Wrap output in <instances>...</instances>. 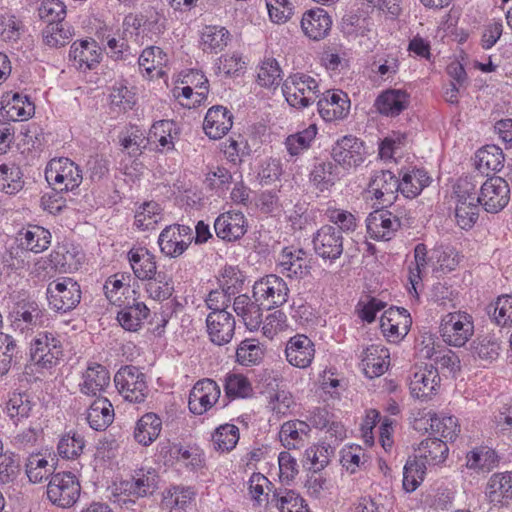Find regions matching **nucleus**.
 Masks as SVG:
<instances>
[{
	"label": "nucleus",
	"mask_w": 512,
	"mask_h": 512,
	"mask_svg": "<svg viewBox=\"0 0 512 512\" xmlns=\"http://www.w3.org/2000/svg\"><path fill=\"white\" fill-rule=\"evenodd\" d=\"M432 182L429 173L422 167L403 168L399 173V193L414 199Z\"/></svg>",
	"instance_id": "27"
},
{
	"label": "nucleus",
	"mask_w": 512,
	"mask_h": 512,
	"mask_svg": "<svg viewBox=\"0 0 512 512\" xmlns=\"http://www.w3.org/2000/svg\"><path fill=\"white\" fill-rule=\"evenodd\" d=\"M123 307L117 313V320L121 327L127 331H137L141 328L143 320L150 314V309L144 302L133 299L132 303L123 300Z\"/></svg>",
	"instance_id": "36"
},
{
	"label": "nucleus",
	"mask_w": 512,
	"mask_h": 512,
	"mask_svg": "<svg viewBox=\"0 0 512 512\" xmlns=\"http://www.w3.org/2000/svg\"><path fill=\"white\" fill-rule=\"evenodd\" d=\"M425 463L416 459H408L403 468V488L406 492H414L424 479Z\"/></svg>",
	"instance_id": "61"
},
{
	"label": "nucleus",
	"mask_w": 512,
	"mask_h": 512,
	"mask_svg": "<svg viewBox=\"0 0 512 512\" xmlns=\"http://www.w3.org/2000/svg\"><path fill=\"white\" fill-rule=\"evenodd\" d=\"M240 439L239 428L231 423H225L215 428L211 435L213 449L217 452H231Z\"/></svg>",
	"instance_id": "44"
},
{
	"label": "nucleus",
	"mask_w": 512,
	"mask_h": 512,
	"mask_svg": "<svg viewBox=\"0 0 512 512\" xmlns=\"http://www.w3.org/2000/svg\"><path fill=\"white\" fill-rule=\"evenodd\" d=\"M194 493L189 488L172 487L162 493L161 504L165 508H178L186 511L187 505L193 499Z\"/></svg>",
	"instance_id": "63"
},
{
	"label": "nucleus",
	"mask_w": 512,
	"mask_h": 512,
	"mask_svg": "<svg viewBox=\"0 0 512 512\" xmlns=\"http://www.w3.org/2000/svg\"><path fill=\"white\" fill-rule=\"evenodd\" d=\"M316 134V125L310 124L302 131L289 135L285 140V146L290 156H298L303 151L309 149L311 143L316 137Z\"/></svg>",
	"instance_id": "58"
},
{
	"label": "nucleus",
	"mask_w": 512,
	"mask_h": 512,
	"mask_svg": "<svg viewBox=\"0 0 512 512\" xmlns=\"http://www.w3.org/2000/svg\"><path fill=\"white\" fill-rule=\"evenodd\" d=\"M389 365V351L380 345H370L361 354V366L366 377L372 379L383 375Z\"/></svg>",
	"instance_id": "32"
},
{
	"label": "nucleus",
	"mask_w": 512,
	"mask_h": 512,
	"mask_svg": "<svg viewBox=\"0 0 512 512\" xmlns=\"http://www.w3.org/2000/svg\"><path fill=\"white\" fill-rule=\"evenodd\" d=\"M118 138L122 151L133 158H137L143 153L149 141L145 136V131L137 125L126 127Z\"/></svg>",
	"instance_id": "43"
},
{
	"label": "nucleus",
	"mask_w": 512,
	"mask_h": 512,
	"mask_svg": "<svg viewBox=\"0 0 512 512\" xmlns=\"http://www.w3.org/2000/svg\"><path fill=\"white\" fill-rule=\"evenodd\" d=\"M401 226L400 218L388 210L371 212L366 219L367 233L376 241H390Z\"/></svg>",
	"instance_id": "13"
},
{
	"label": "nucleus",
	"mask_w": 512,
	"mask_h": 512,
	"mask_svg": "<svg viewBox=\"0 0 512 512\" xmlns=\"http://www.w3.org/2000/svg\"><path fill=\"white\" fill-rule=\"evenodd\" d=\"M289 288L279 276L270 274L256 281L253 296L265 309L280 307L288 300Z\"/></svg>",
	"instance_id": "10"
},
{
	"label": "nucleus",
	"mask_w": 512,
	"mask_h": 512,
	"mask_svg": "<svg viewBox=\"0 0 512 512\" xmlns=\"http://www.w3.org/2000/svg\"><path fill=\"white\" fill-rule=\"evenodd\" d=\"M160 251L171 258L181 256L187 249V242L175 232V226H166L158 237Z\"/></svg>",
	"instance_id": "51"
},
{
	"label": "nucleus",
	"mask_w": 512,
	"mask_h": 512,
	"mask_svg": "<svg viewBox=\"0 0 512 512\" xmlns=\"http://www.w3.org/2000/svg\"><path fill=\"white\" fill-rule=\"evenodd\" d=\"M80 285L70 277L58 278L50 282L46 289V297L51 309L67 313L75 309L81 301Z\"/></svg>",
	"instance_id": "6"
},
{
	"label": "nucleus",
	"mask_w": 512,
	"mask_h": 512,
	"mask_svg": "<svg viewBox=\"0 0 512 512\" xmlns=\"http://www.w3.org/2000/svg\"><path fill=\"white\" fill-rule=\"evenodd\" d=\"M317 101L320 116L326 122L344 119L350 110L348 95L341 90L326 91L321 93Z\"/></svg>",
	"instance_id": "20"
},
{
	"label": "nucleus",
	"mask_w": 512,
	"mask_h": 512,
	"mask_svg": "<svg viewBox=\"0 0 512 512\" xmlns=\"http://www.w3.org/2000/svg\"><path fill=\"white\" fill-rule=\"evenodd\" d=\"M145 290L149 297L157 300L164 301L169 299L174 292V282L172 276L164 271H159L150 280H147Z\"/></svg>",
	"instance_id": "52"
},
{
	"label": "nucleus",
	"mask_w": 512,
	"mask_h": 512,
	"mask_svg": "<svg viewBox=\"0 0 512 512\" xmlns=\"http://www.w3.org/2000/svg\"><path fill=\"white\" fill-rule=\"evenodd\" d=\"M216 236L228 243L239 241L248 231V222L240 211L221 213L214 221Z\"/></svg>",
	"instance_id": "14"
},
{
	"label": "nucleus",
	"mask_w": 512,
	"mask_h": 512,
	"mask_svg": "<svg viewBox=\"0 0 512 512\" xmlns=\"http://www.w3.org/2000/svg\"><path fill=\"white\" fill-rule=\"evenodd\" d=\"M315 254L325 262L334 263L344 251V237L334 225L321 226L312 237Z\"/></svg>",
	"instance_id": "9"
},
{
	"label": "nucleus",
	"mask_w": 512,
	"mask_h": 512,
	"mask_svg": "<svg viewBox=\"0 0 512 512\" xmlns=\"http://www.w3.org/2000/svg\"><path fill=\"white\" fill-rule=\"evenodd\" d=\"M273 501L280 512H310L305 500L294 490H275Z\"/></svg>",
	"instance_id": "53"
},
{
	"label": "nucleus",
	"mask_w": 512,
	"mask_h": 512,
	"mask_svg": "<svg viewBox=\"0 0 512 512\" xmlns=\"http://www.w3.org/2000/svg\"><path fill=\"white\" fill-rule=\"evenodd\" d=\"M233 118L232 112L227 107L212 106L206 112L203 130L210 139H221L231 130Z\"/></svg>",
	"instance_id": "25"
},
{
	"label": "nucleus",
	"mask_w": 512,
	"mask_h": 512,
	"mask_svg": "<svg viewBox=\"0 0 512 512\" xmlns=\"http://www.w3.org/2000/svg\"><path fill=\"white\" fill-rule=\"evenodd\" d=\"M223 389V407L227 406L232 400L248 398L253 394V387L249 379L238 373L226 374Z\"/></svg>",
	"instance_id": "42"
},
{
	"label": "nucleus",
	"mask_w": 512,
	"mask_h": 512,
	"mask_svg": "<svg viewBox=\"0 0 512 512\" xmlns=\"http://www.w3.org/2000/svg\"><path fill=\"white\" fill-rule=\"evenodd\" d=\"M89 426L95 431H104L114 419V409L106 397H98L89 406L86 415Z\"/></svg>",
	"instance_id": "39"
},
{
	"label": "nucleus",
	"mask_w": 512,
	"mask_h": 512,
	"mask_svg": "<svg viewBox=\"0 0 512 512\" xmlns=\"http://www.w3.org/2000/svg\"><path fill=\"white\" fill-rule=\"evenodd\" d=\"M167 54L157 46H150L145 48L139 59V68L143 74L149 79L163 78L166 75L164 68L167 66Z\"/></svg>",
	"instance_id": "33"
},
{
	"label": "nucleus",
	"mask_w": 512,
	"mask_h": 512,
	"mask_svg": "<svg viewBox=\"0 0 512 512\" xmlns=\"http://www.w3.org/2000/svg\"><path fill=\"white\" fill-rule=\"evenodd\" d=\"M285 357L290 365L305 369L315 357V345L308 336L296 334L286 343Z\"/></svg>",
	"instance_id": "22"
},
{
	"label": "nucleus",
	"mask_w": 512,
	"mask_h": 512,
	"mask_svg": "<svg viewBox=\"0 0 512 512\" xmlns=\"http://www.w3.org/2000/svg\"><path fill=\"white\" fill-rule=\"evenodd\" d=\"M287 103L296 109H304L320 96L319 84L312 76L298 72L290 74L282 83Z\"/></svg>",
	"instance_id": "1"
},
{
	"label": "nucleus",
	"mask_w": 512,
	"mask_h": 512,
	"mask_svg": "<svg viewBox=\"0 0 512 512\" xmlns=\"http://www.w3.org/2000/svg\"><path fill=\"white\" fill-rule=\"evenodd\" d=\"M282 70L275 58H265L257 68L256 82L263 88H276L282 80Z\"/></svg>",
	"instance_id": "55"
},
{
	"label": "nucleus",
	"mask_w": 512,
	"mask_h": 512,
	"mask_svg": "<svg viewBox=\"0 0 512 512\" xmlns=\"http://www.w3.org/2000/svg\"><path fill=\"white\" fill-rule=\"evenodd\" d=\"M86 441L76 430H69L61 435L57 443V454L66 460L78 459L84 451Z\"/></svg>",
	"instance_id": "46"
},
{
	"label": "nucleus",
	"mask_w": 512,
	"mask_h": 512,
	"mask_svg": "<svg viewBox=\"0 0 512 512\" xmlns=\"http://www.w3.org/2000/svg\"><path fill=\"white\" fill-rule=\"evenodd\" d=\"M127 259L134 276L141 281L150 280L158 272L156 257L146 247H132L127 253Z\"/></svg>",
	"instance_id": "29"
},
{
	"label": "nucleus",
	"mask_w": 512,
	"mask_h": 512,
	"mask_svg": "<svg viewBox=\"0 0 512 512\" xmlns=\"http://www.w3.org/2000/svg\"><path fill=\"white\" fill-rule=\"evenodd\" d=\"M23 185V173L18 165L15 163L0 165V190L12 195L19 192Z\"/></svg>",
	"instance_id": "54"
},
{
	"label": "nucleus",
	"mask_w": 512,
	"mask_h": 512,
	"mask_svg": "<svg viewBox=\"0 0 512 512\" xmlns=\"http://www.w3.org/2000/svg\"><path fill=\"white\" fill-rule=\"evenodd\" d=\"M486 497L494 505H507L512 500V472H496L486 484Z\"/></svg>",
	"instance_id": "31"
},
{
	"label": "nucleus",
	"mask_w": 512,
	"mask_h": 512,
	"mask_svg": "<svg viewBox=\"0 0 512 512\" xmlns=\"http://www.w3.org/2000/svg\"><path fill=\"white\" fill-rule=\"evenodd\" d=\"M161 430V418L157 414L149 412L138 419L133 436L138 444L149 446L159 437Z\"/></svg>",
	"instance_id": "40"
},
{
	"label": "nucleus",
	"mask_w": 512,
	"mask_h": 512,
	"mask_svg": "<svg viewBox=\"0 0 512 512\" xmlns=\"http://www.w3.org/2000/svg\"><path fill=\"white\" fill-rule=\"evenodd\" d=\"M498 464L499 456L494 449L487 446L476 447L466 456V466L477 472H489Z\"/></svg>",
	"instance_id": "45"
},
{
	"label": "nucleus",
	"mask_w": 512,
	"mask_h": 512,
	"mask_svg": "<svg viewBox=\"0 0 512 512\" xmlns=\"http://www.w3.org/2000/svg\"><path fill=\"white\" fill-rule=\"evenodd\" d=\"M230 36L225 27L206 26L201 33L202 50L206 53H218L228 45Z\"/></svg>",
	"instance_id": "48"
},
{
	"label": "nucleus",
	"mask_w": 512,
	"mask_h": 512,
	"mask_svg": "<svg viewBox=\"0 0 512 512\" xmlns=\"http://www.w3.org/2000/svg\"><path fill=\"white\" fill-rule=\"evenodd\" d=\"M235 318L228 311L210 312L206 328L210 341L218 346L229 343L235 333Z\"/></svg>",
	"instance_id": "19"
},
{
	"label": "nucleus",
	"mask_w": 512,
	"mask_h": 512,
	"mask_svg": "<svg viewBox=\"0 0 512 512\" xmlns=\"http://www.w3.org/2000/svg\"><path fill=\"white\" fill-rule=\"evenodd\" d=\"M221 395L220 386L210 378L198 380L189 393L188 408L194 415H203L218 401Z\"/></svg>",
	"instance_id": "11"
},
{
	"label": "nucleus",
	"mask_w": 512,
	"mask_h": 512,
	"mask_svg": "<svg viewBox=\"0 0 512 512\" xmlns=\"http://www.w3.org/2000/svg\"><path fill=\"white\" fill-rule=\"evenodd\" d=\"M309 180L317 190H329L339 180L338 166L332 161H317L309 173Z\"/></svg>",
	"instance_id": "41"
},
{
	"label": "nucleus",
	"mask_w": 512,
	"mask_h": 512,
	"mask_svg": "<svg viewBox=\"0 0 512 512\" xmlns=\"http://www.w3.org/2000/svg\"><path fill=\"white\" fill-rule=\"evenodd\" d=\"M439 333L447 345L462 347L474 334L473 317L463 311L448 313L441 319Z\"/></svg>",
	"instance_id": "5"
},
{
	"label": "nucleus",
	"mask_w": 512,
	"mask_h": 512,
	"mask_svg": "<svg viewBox=\"0 0 512 512\" xmlns=\"http://www.w3.org/2000/svg\"><path fill=\"white\" fill-rule=\"evenodd\" d=\"M161 220V207L154 201L144 202L135 214V226L142 230L154 229Z\"/></svg>",
	"instance_id": "60"
},
{
	"label": "nucleus",
	"mask_w": 512,
	"mask_h": 512,
	"mask_svg": "<svg viewBox=\"0 0 512 512\" xmlns=\"http://www.w3.org/2000/svg\"><path fill=\"white\" fill-rule=\"evenodd\" d=\"M369 191L383 206L391 205L399 192V177L389 170L376 171L370 179Z\"/></svg>",
	"instance_id": "23"
},
{
	"label": "nucleus",
	"mask_w": 512,
	"mask_h": 512,
	"mask_svg": "<svg viewBox=\"0 0 512 512\" xmlns=\"http://www.w3.org/2000/svg\"><path fill=\"white\" fill-rule=\"evenodd\" d=\"M505 157L502 149L496 145H486L475 154L476 169L484 176H489L504 167Z\"/></svg>",
	"instance_id": "37"
},
{
	"label": "nucleus",
	"mask_w": 512,
	"mask_h": 512,
	"mask_svg": "<svg viewBox=\"0 0 512 512\" xmlns=\"http://www.w3.org/2000/svg\"><path fill=\"white\" fill-rule=\"evenodd\" d=\"M310 431V425L305 421L290 420L281 425L279 438L285 448L299 449L304 446Z\"/></svg>",
	"instance_id": "38"
},
{
	"label": "nucleus",
	"mask_w": 512,
	"mask_h": 512,
	"mask_svg": "<svg viewBox=\"0 0 512 512\" xmlns=\"http://www.w3.org/2000/svg\"><path fill=\"white\" fill-rule=\"evenodd\" d=\"M430 421V428L434 437L440 436L445 442H452L458 437L460 425L455 416H438L434 414Z\"/></svg>",
	"instance_id": "56"
},
{
	"label": "nucleus",
	"mask_w": 512,
	"mask_h": 512,
	"mask_svg": "<svg viewBox=\"0 0 512 512\" xmlns=\"http://www.w3.org/2000/svg\"><path fill=\"white\" fill-rule=\"evenodd\" d=\"M332 26V19L323 8L306 11L301 19V28L306 36L312 40L325 38Z\"/></svg>",
	"instance_id": "30"
},
{
	"label": "nucleus",
	"mask_w": 512,
	"mask_h": 512,
	"mask_svg": "<svg viewBox=\"0 0 512 512\" xmlns=\"http://www.w3.org/2000/svg\"><path fill=\"white\" fill-rule=\"evenodd\" d=\"M38 16L47 25L63 24L66 17V6L60 0H43L38 7Z\"/></svg>",
	"instance_id": "64"
},
{
	"label": "nucleus",
	"mask_w": 512,
	"mask_h": 512,
	"mask_svg": "<svg viewBox=\"0 0 512 512\" xmlns=\"http://www.w3.org/2000/svg\"><path fill=\"white\" fill-rule=\"evenodd\" d=\"M259 301H252L246 294H239L233 299V310L250 331H256L262 324V308Z\"/></svg>",
	"instance_id": "34"
},
{
	"label": "nucleus",
	"mask_w": 512,
	"mask_h": 512,
	"mask_svg": "<svg viewBox=\"0 0 512 512\" xmlns=\"http://www.w3.org/2000/svg\"><path fill=\"white\" fill-rule=\"evenodd\" d=\"M279 272L289 278H303L310 272L308 253L302 248L285 247L279 255Z\"/></svg>",
	"instance_id": "18"
},
{
	"label": "nucleus",
	"mask_w": 512,
	"mask_h": 512,
	"mask_svg": "<svg viewBox=\"0 0 512 512\" xmlns=\"http://www.w3.org/2000/svg\"><path fill=\"white\" fill-rule=\"evenodd\" d=\"M21 359L22 353L17 341L8 334L0 333V377L19 364Z\"/></svg>",
	"instance_id": "47"
},
{
	"label": "nucleus",
	"mask_w": 512,
	"mask_h": 512,
	"mask_svg": "<svg viewBox=\"0 0 512 512\" xmlns=\"http://www.w3.org/2000/svg\"><path fill=\"white\" fill-rule=\"evenodd\" d=\"M13 326L22 332H33L49 322L46 309L32 298L21 299L13 307Z\"/></svg>",
	"instance_id": "8"
},
{
	"label": "nucleus",
	"mask_w": 512,
	"mask_h": 512,
	"mask_svg": "<svg viewBox=\"0 0 512 512\" xmlns=\"http://www.w3.org/2000/svg\"><path fill=\"white\" fill-rule=\"evenodd\" d=\"M45 179L56 192H74L83 181L81 168L66 157L51 159L45 168Z\"/></svg>",
	"instance_id": "2"
},
{
	"label": "nucleus",
	"mask_w": 512,
	"mask_h": 512,
	"mask_svg": "<svg viewBox=\"0 0 512 512\" xmlns=\"http://www.w3.org/2000/svg\"><path fill=\"white\" fill-rule=\"evenodd\" d=\"M80 491V483L71 472L52 474L47 485L48 499L61 508L72 507L78 501Z\"/></svg>",
	"instance_id": "7"
},
{
	"label": "nucleus",
	"mask_w": 512,
	"mask_h": 512,
	"mask_svg": "<svg viewBox=\"0 0 512 512\" xmlns=\"http://www.w3.org/2000/svg\"><path fill=\"white\" fill-rule=\"evenodd\" d=\"M510 200V188L506 180L498 176L488 178L480 188V204L489 213H498Z\"/></svg>",
	"instance_id": "12"
},
{
	"label": "nucleus",
	"mask_w": 512,
	"mask_h": 512,
	"mask_svg": "<svg viewBox=\"0 0 512 512\" xmlns=\"http://www.w3.org/2000/svg\"><path fill=\"white\" fill-rule=\"evenodd\" d=\"M6 112L8 116L16 120H26L34 113V104L30 101L27 95L15 93H7L5 96Z\"/></svg>",
	"instance_id": "50"
},
{
	"label": "nucleus",
	"mask_w": 512,
	"mask_h": 512,
	"mask_svg": "<svg viewBox=\"0 0 512 512\" xmlns=\"http://www.w3.org/2000/svg\"><path fill=\"white\" fill-rule=\"evenodd\" d=\"M245 280V275L238 267L225 266L219 278V285L226 294L234 299L243 290Z\"/></svg>",
	"instance_id": "57"
},
{
	"label": "nucleus",
	"mask_w": 512,
	"mask_h": 512,
	"mask_svg": "<svg viewBox=\"0 0 512 512\" xmlns=\"http://www.w3.org/2000/svg\"><path fill=\"white\" fill-rule=\"evenodd\" d=\"M36 402L26 391H13L9 393L5 412L13 424L18 425L30 417Z\"/></svg>",
	"instance_id": "35"
},
{
	"label": "nucleus",
	"mask_w": 512,
	"mask_h": 512,
	"mask_svg": "<svg viewBox=\"0 0 512 512\" xmlns=\"http://www.w3.org/2000/svg\"><path fill=\"white\" fill-rule=\"evenodd\" d=\"M109 98L112 107L124 112L133 109L137 102L133 88H129L124 81H118L112 86Z\"/></svg>",
	"instance_id": "59"
},
{
	"label": "nucleus",
	"mask_w": 512,
	"mask_h": 512,
	"mask_svg": "<svg viewBox=\"0 0 512 512\" xmlns=\"http://www.w3.org/2000/svg\"><path fill=\"white\" fill-rule=\"evenodd\" d=\"M63 356V344L56 332L40 331L30 342V358L38 368L51 369Z\"/></svg>",
	"instance_id": "3"
},
{
	"label": "nucleus",
	"mask_w": 512,
	"mask_h": 512,
	"mask_svg": "<svg viewBox=\"0 0 512 512\" xmlns=\"http://www.w3.org/2000/svg\"><path fill=\"white\" fill-rule=\"evenodd\" d=\"M114 384L123 399L133 404L143 403L149 393L146 375L133 365L122 366L114 375Z\"/></svg>",
	"instance_id": "4"
},
{
	"label": "nucleus",
	"mask_w": 512,
	"mask_h": 512,
	"mask_svg": "<svg viewBox=\"0 0 512 512\" xmlns=\"http://www.w3.org/2000/svg\"><path fill=\"white\" fill-rule=\"evenodd\" d=\"M81 378L82 382L79 384V389L82 394L87 396H97L110 385L108 369L97 362H88Z\"/></svg>",
	"instance_id": "28"
},
{
	"label": "nucleus",
	"mask_w": 512,
	"mask_h": 512,
	"mask_svg": "<svg viewBox=\"0 0 512 512\" xmlns=\"http://www.w3.org/2000/svg\"><path fill=\"white\" fill-rule=\"evenodd\" d=\"M102 49L94 39L77 40L72 43L69 61L78 70L94 69L101 60Z\"/></svg>",
	"instance_id": "21"
},
{
	"label": "nucleus",
	"mask_w": 512,
	"mask_h": 512,
	"mask_svg": "<svg viewBox=\"0 0 512 512\" xmlns=\"http://www.w3.org/2000/svg\"><path fill=\"white\" fill-rule=\"evenodd\" d=\"M331 156L344 168L359 166L364 161L363 142L352 135L343 136L333 145Z\"/></svg>",
	"instance_id": "17"
},
{
	"label": "nucleus",
	"mask_w": 512,
	"mask_h": 512,
	"mask_svg": "<svg viewBox=\"0 0 512 512\" xmlns=\"http://www.w3.org/2000/svg\"><path fill=\"white\" fill-rule=\"evenodd\" d=\"M440 371L432 364L420 366L410 380V392L421 400L430 399L440 388Z\"/></svg>",
	"instance_id": "16"
},
{
	"label": "nucleus",
	"mask_w": 512,
	"mask_h": 512,
	"mask_svg": "<svg viewBox=\"0 0 512 512\" xmlns=\"http://www.w3.org/2000/svg\"><path fill=\"white\" fill-rule=\"evenodd\" d=\"M264 356L259 343L252 339L243 340L236 349V361L243 366L258 364Z\"/></svg>",
	"instance_id": "62"
},
{
	"label": "nucleus",
	"mask_w": 512,
	"mask_h": 512,
	"mask_svg": "<svg viewBox=\"0 0 512 512\" xmlns=\"http://www.w3.org/2000/svg\"><path fill=\"white\" fill-rule=\"evenodd\" d=\"M159 475L154 469H138L130 480L121 482V487L129 497L144 498L158 489Z\"/></svg>",
	"instance_id": "24"
},
{
	"label": "nucleus",
	"mask_w": 512,
	"mask_h": 512,
	"mask_svg": "<svg viewBox=\"0 0 512 512\" xmlns=\"http://www.w3.org/2000/svg\"><path fill=\"white\" fill-rule=\"evenodd\" d=\"M412 325V318L405 308L391 306L380 318V328L385 337L396 342L404 338Z\"/></svg>",
	"instance_id": "15"
},
{
	"label": "nucleus",
	"mask_w": 512,
	"mask_h": 512,
	"mask_svg": "<svg viewBox=\"0 0 512 512\" xmlns=\"http://www.w3.org/2000/svg\"><path fill=\"white\" fill-rule=\"evenodd\" d=\"M409 104L410 94L406 90L389 88L377 96L374 107L383 116L397 117Z\"/></svg>",
	"instance_id": "26"
},
{
	"label": "nucleus",
	"mask_w": 512,
	"mask_h": 512,
	"mask_svg": "<svg viewBox=\"0 0 512 512\" xmlns=\"http://www.w3.org/2000/svg\"><path fill=\"white\" fill-rule=\"evenodd\" d=\"M418 450L420 457L429 465H437L444 462L449 452L446 442L438 437L422 440Z\"/></svg>",
	"instance_id": "49"
}]
</instances>
